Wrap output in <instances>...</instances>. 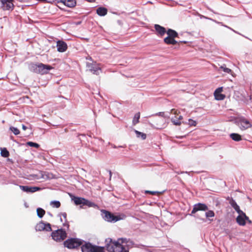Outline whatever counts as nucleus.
<instances>
[{"label":"nucleus","instance_id":"nucleus-1","mask_svg":"<svg viewBox=\"0 0 252 252\" xmlns=\"http://www.w3.org/2000/svg\"><path fill=\"white\" fill-rule=\"evenodd\" d=\"M108 240L109 241L106 245V249L109 252H123L125 250L123 244L127 242L126 239L119 238L117 241H112L110 239Z\"/></svg>","mask_w":252,"mask_h":252},{"label":"nucleus","instance_id":"nucleus-2","mask_svg":"<svg viewBox=\"0 0 252 252\" xmlns=\"http://www.w3.org/2000/svg\"><path fill=\"white\" fill-rule=\"evenodd\" d=\"M53 68L50 65L45 64L42 63L33 64L32 65L31 69L33 72L40 74H45Z\"/></svg>","mask_w":252,"mask_h":252},{"label":"nucleus","instance_id":"nucleus-3","mask_svg":"<svg viewBox=\"0 0 252 252\" xmlns=\"http://www.w3.org/2000/svg\"><path fill=\"white\" fill-rule=\"evenodd\" d=\"M81 250L82 252H103V247L94 246L90 243L83 245Z\"/></svg>","mask_w":252,"mask_h":252},{"label":"nucleus","instance_id":"nucleus-4","mask_svg":"<svg viewBox=\"0 0 252 252\" xmlns=\"http://www.w3.org/2000/svg\"><path fill=\"white\" fill-rule=\"evenodd\" d=\"M83 241L77 238H71L64 242L65 247L69 249H75L81 246Z\"/></svg>","mask_w":252,"mask_h":252},{"label":"nucleus","instance_id":"nucleus-5","mask_svg":"<svg viewBox=\"0 0 252 252\" xmlns=\"http://www.w3.org/2000/svg\"><path fill=\"white\" fill-rule=\"evenodd\" d=\"M236 124L242 130H246L252 126L250 122L243 117L238 118L236 120Z\"/></svg>","mask_w":252,"mask_h":252},{"label":"nucleus","instance_id":"nucleus-6","mask_svg":"<svg viewBox=\"0 0 252 252\" xmlns=\"http://www.w3.org/2000/svg\"><path fill=\"white\" fill-rule=\"evenodd\" d=\"M239 215L237 217L236 220L237 223L240 226H244L246 224V221L249 223L251 224L252 221L250 220L246 214L242 211L238 213Z\"/></svg>","mask_w":252,"mask_h":252},{"label":"nucleus","instance_id":"nucleus-7","mask_svg":"<svg viewBox=\"0 0 252 252\" xmlns=\"http://www.w3.org/2000/svg\"><path fill=\"white\" fill-rule=\"evenodd\" d=\"M72 199L73 200L74 203L76 205H86L89 207H94L95 206L94 203L92 202L89 201L88 200L85 199L84 198L74 196L73 198H72Z\"/></svg>","mask_w":252,"mask_h":252},{"label":"nucleus","instance_id":"nucleus-8","mask_svg":"<svg viewBox=\"0 0 252 252\" xmlns=\"http://www.w3.org/2000/svg\"><path fill=\"white\" fill-rule=\"evenodd\" d=\"M52 238L56 241H62L66 237L65 231L63 229H58L52 233Z\"/></svg>","mask_w":252,"mask_h":252},{"label":"nucleus","instance_id":"nucleus-9","mask_svg":"<svg viewBox=\"0 0 252 252\" xmlns=\"http://www.w3.org/2000/svg\"><path fill=\"white\" fill-rule=\"evenodd\" d=\"M102 213L103 218L107 221L115 222L121 219L119 216H115L108 211L103 210Z\"/></svg>","mask_w":252,"mask_h":252},{"label":"nucleus","instance_id":"nucleus-10","mask_svg":"<svg viewBox=\"0 0 252 252\" xmlns=\"http://www.w3.org/2000/svg\"><path fill=\"white\" fill-rule=\"evenodd\" d=\"M208 206L204 203H198L193 205V209L191 211L190 215L192 216L193 214H195L197 211H205L208 210Z\"/></svg>","mask_w":252,"mask_h":252},{"label":"nucleus","instance_id":"nucleus-11","mask_svg":"<svg viewBox=\"0 0 252 252\" xmlns=\"http://www.w3.org/2000/svg\"><path fill=\"white\" fill-rule=\"evenodd\" d=\"M35 229L37 231H50L52 230L50 224L43 221H40L37 223L35 226Z\"/></svg>","mask_w":252,"mask_h":252},{"label":"nucleus","instance_id":"nucleus-12","mask_svg":"<svg viewBox=\"0 0 252 252\" xmlns=\"http://www.w3.org/2000/svg\"><path fill=\"white\" fill-rule=\"evenodd\" d=\"M14 0H0L1 7L4 10H11L14 7L13 3Z\"/></svg>","mask_w":252,"mask_h":252},{"label":"nucleus","instance_id":"nucleus-13","mask_svg":"<svg viewBox=\"0 0 252 252\" xmlns=\"http://www.w3.org/2000/svg\"><path fill=\"white\" fill-rule=\"evenodd\" d=\"M87 67L89 70L94 74H98L101 71L100 66L96 63H88Z\"/></svg>","mask_w":252,"mask_h":252},{"label":"nucleus","instance_id":"nucleus-14","mask_svg":"<svg viewBox=\"0 0 252 252\" xmlns=\"http://www.w3.org/2000/svg\"><path fill=\"white\" fill-rule=\"evenodd\" d=\"M57 47L58 52H64L67 49V45L63 40H58L57 42Z\"/></svg>","mask_w":252,"mask_h":252},{"label":"nucleus","instance_id":"nucleus-15","mask_svg":"<svg viewBox=\"0 0 252 252\" xmlns=\"http://www.w3.org/2000/svg\"><path fill=\"white\" fill-rule=\"evenodd\" d=\"M223 88L220 87L217 89L214 92V96L216 99L218 100H221L225 98V95L221 94Z\"/></svg>","mask_w":252,"mask_h":252},{"label":"nucleus","instance_id":"nucleus-16","mask_svg":"<svg viewBox=\"0 0 252 252\" xmlns=\"http://www.w3.org/2000/svg\"><path fill=\"white\" fill-rule=\"evenodd\" d=\"M20 189L27 192H34L40 189V188L36 187H29L27 186H19Z\"/></svg>","mask_w":252,"mask_h":252},{"label":"nucleus","instance_id":"nucleus-17","mask_svg":"<svg viewBox=\"0 0 252 252\" xmlns=\"http://www.w3.org/2000/svg\"><path fill=\"white\" fill-rule=\"evenodd\" d=\"M155 29L156 31V32H158V35H159L160 36H163L165 34V33H166V29L158 24L155 25Z\"/></svg>","mask_w":252,"mask_h":252},{"label":"nucleus","instance_id":"nucleus-18","mask_svg":"<svg viewBox=\"0 0 252 252\" xmlns=\"http://www.w3.org/2000/svg\"><path fill=\"white\" fill-rule=\"evenodd\" d=\"M96 13L100 16H104L107 13V9L103 7H98L96 9Z\"/></svg>","mask_w":252,"mask_h":252},{"label":"nucleus","instance_id":"nucleus-19","mask_svg":"<svg viewBox=\"0 0 252 252\" xmlns=\"http://www.w3.org/2000/svg\"><path fill=\"white\" fill-rule=\"evenodd\" d=\"M164 42L167 44L175 45L177 43L176 40L168 36L164 39Z\"/></svg>","mask_w":252,"mask_h":252},{"label":"nucleus","instance_id":"nucleus-20","mask_svg":"<svg viewBox=\"0 0 252 252\" xmlns=\"http://www.w3.org/2000/svg\"><path fill=\"white\" fill-rule=\"evenodd\" d=\"M63 4L69 7H73L76 5V2L75 0H64Z\"/></svg>","mask_w":252,"mask_h":252},{"label":"nucleus","instance_id":"nucleus-21","mask_svg":"<svg viewBox=\"0 0 252 252\" xmlns=\"http://www.w3.org/2000/svg\"><path fill=\"white\" fill-rule=\"evenodd\" d=\"M166 33L167 34L168 36L172 37L173 38H175V37H178V33L174 30L169 29L167 32Z\"/></svg>","mask_w":252,"mask_h":252},{"label":"nucleus","instance_id":"nucleus-22","mask_svg":"<svg viewBox=\"0 0 252 252\" xmlns=\"http://www.w3.org/2000/svg\"><path fill=\"white\" fill-rule=\"evenodd\" d=\"M229 203L237 213L242 211L240 210L239 206L237 205L235 201L233 199L230 200Z\"/></svg>","mask_w":252,"mask_h":252},{"label":"nucleus","instance_id":"nucleus-23","mask_svg":"<svg viewBox=\"0 0 252 252\" xmlns=\"http://www.w3.org/2000/svg\"><path fill=\"white\" fill-rule=\"evenodd\" d=\"M0 155L4 158H7L9 155V153L6 148H0Z\"/></svg>","mask_w":252,"mask_h":252},{"label":"nucleus","instance_id":"nucleus-24","mask_svg":"<svg viewBox=\"0 0 252 252\" xmlns=\"http://www.w3.org/2000/svg\"><path fill=\"white\" fill-rule=\"evenodd\" d=\"M140 112H137V113H136L134 115V117L133 118V120H132L133 125L134 126L139 123V120L140 119Z\"/></svg>","mask_w":252,"mask_h":252},{"label":"nucleus","instance_id":"nucleus-25","mask_svg":"<svg viewBox=\"0 0 252 252\" xmlns=\"http://www.w3.org/2000/svg\"><path fill=\"white\" fill-rule=\"evenodd\" d=\"M230 136L232 139L235 141H239L242 139L241 135L237 133H231Z\"/></svg>","mask_w":252,"mask_h":252},{"label":"nucleus","instance_id":"nucleus-26","mask_svg":"<svg viewBox=\"0 0 252 252\" xmlns=\"http://www.w3.org/2000/svg\"><path fill=\"white\" fill-rule=\"evenodd\" d=\"M37 215L40 218H42L45 214V211L41 208H38L36 210Z\"/></svg>","mask_w":252,"mask_h":252},{"label":"nucleus","instance_id":"nucleus-27","mask_svg":"<svg viewBox=\"0 0 252 252\" xmlns=\"http://www.w3.org/2000/svg\"><path fill=\"white\" fill-rule=\"evenodd\" d=\"M135 132L137 137H141L142 139L144 140L146 138V134L145 133L138 131L135 130Z\"/></svg>","mask_w":252,"mask_h":252},{"label":"nucleus","instance_id":"nucleus-28","mask_svg":"<svg viewBox=\"0 0 252 252\" xmlns=\"http://www.w3.org/2000/svg\"><path fill=\"white\" fill-rule=\"evenodd\" d=\"M50 205L53 208H58L61 206V203L59 201H52Z\"/></svg>","mask_w":252,"mask_h":252},{"label":"nucleus","instance_id":"nucleus-29","mask_svg":"<svg viewBox=\"0 0 252 252\" xmlns=\"http://www.w3.org/2000/svg\"><path fill=\"white\" fill-rule=\"evenodd\" d=\"M220 68L222 69L225 73L228 74H231L232 73V71L230 68L226 67L225 65H221Z\"/></svg>","mask_w":252,"mask_h":252},{"label":"nucleus","instance_id":"nucleus-30","mask_svg":"<svg viewBox=\"0 0 252 252\" xmlns=\"http://www.w3.org/2000/svg\"><path fill=\"white\" fill-rule=\"evenodd\" d=\"M205 216L207 218H213L215 216V213L212 210H209L206 212Z\"/></svg>","mask_w":252,"mask_h":252},{"label":"nucleus","instance_id":"nucleus-31","mask_svg":"<svg viewBox=\"0 0 252 252\" xmlns=\"http://www.w3.org/2000/svg\"><path fill=\"white\" fill-rule=\"evenodd\" d=\"M26 144L31 147H35L36 148H38L39 147V145L38 144L32 142H28Z\"/></svg>","mask_w":252,"mask_h":252},{"label":"nucleus","instance_id":"nucleus-32","mask_svg":"<svg viewBox=\"0 0 252 252\" xmlns=\"http://www.w3.org/2000/svg\"><path fill=\"white\" fill-rule=\"evenodd\" d=\"M172 122L174 124V125L176 126H179L181 125V122L178 120L177 118H172L171 119Z\"/></svg>","mask_w":252,"mask_h":252},{"label":"nucleus","instance_id":"nucleus-33","mask_svg":"<svg viewBox=\"0 0 252 252\" xmlns=\"http://www.w3.org/2000/svg\"><path fill=\"white\" fill-rule=\"evenodd\" d=\"M196 123L195 121H193L191 119H189V125L190 126H196Z\"/></svg>","mask_w":252,"mask_h":252},{"label":"nucleus","instance_id":"nucleus-34","mask_svg":"<svg viewBox=\"0 0 252 252\" xmlns=\"http://www.w3.org/2000/svg\"><path fill=\"white\" fill-rule=\"evenodd\" d=\"M61 216H62L63 217V219H64V221L66 222V217H67V214L66 213L64 212V213H62L61 214Z\"/></svg>","mask_w":252,"mask_h":252},{"label":"nucleus","instance_id":"nucleus-35","mask_svg":"<svg viewBox=\"0 0 252 252\" xmlns=\"http://www.w3.org/2000/svg\"><path fill=\"white\" fill-rule=\"evenodd\" d=\"M145 193H150L152 195H155L158 192L157 191H149V190H146Z\"/></svg>","mask_w":252,"mask_h":252},{"label":"nucleus","instance_id":"nucleus-36","mask_svg":"<svg viewBox=\"0 0 252 252\" xmlns=\"http://www.w3.org/2000/svg\"><path fill=\"white\" fill-rule=\"evenodd\" d=\"M10 129L12 131L14 135H16V127L11 126L10 127Z\"/></svg>","mask_w":252,"mask_h":252},{"label":"nucleus","instance_id":"nucleus-37","mask_svg":"<svg viewBox=\"0 0 252 252\" xmlns=\"http://www.w3.org/2000/svg\"><path fill=\"white\" fill-rule=\"evenodd\" d=\"M171 113L174 115H178V111L174 109H173L171 110Z\"/></svg>","mask_w":252,"mask_h":252},{"label":"nucleus","instance_id":"nucleus-38","mask_svg":"<svg viewBox=\"0 0 252 252\" xmlns=\"http://www.w3.org/2000/svg\"><path fill=\"white\" fill-rule=\"evenodd\" d=\"M22 128L24 130H26L28 128V127H27L26 126L24 125H22Z\"/></svg>","mask_w":252,"mask_h":252},{"label":"nucleus","instance_id":"nucleus-39","mask_svg":"<svg viewBox=\"0 0 252 252\" xmlns=\"http://www.w3.org/2000/svg\"><path fill=\"white\" fill-rule=\"evenodd\" d=\"M176 118H177L178 120H179L180 121V120L183 119V117L181 115H179L178 117H177Z\"/></svg>","mask_w":252,"mask_h":252},{"label":"nucleus","instance_id":"nucleus-40","mask_svg":"<svg viewBox=\"0 0 252 252\" xmlns=\"http://www.w3.org/2000/svg\"><path fill=\"white\" fill-rule=\"evenodd\" d=\"M57 2H63V1L64 0H55Z\"/></svg>","mask_w":252,"mask_h":252},{"label":"nucleus","instance_id":"nucleus-41","mask_svg":"<svg viewBox=\"0 0 252 252\" xmlns=\"http://www.w3.org/2000/svg\"><path fill=\"white\" fill-rule=\"evenodd\" d=\"M63 225H64V226H66L67 228L69 227V224L68 223H67L66 224L65 223H64Z\"/></svg>","mask_w":252,"mask_h":252},{"label":"nucleus","instance_id":"nucleus-42","mask_svg":"<svg viewBox=\"0 0 252 252\" xmlns=\"http://www.w3.org/2000/svg\"><path fill=\"white\" fill-rule=\"evenodd\" d=\"M20 133V131L17 129V135H18Z\"/></svg>","mask_w":252,"mask_h":252},{"label":"nucleus","instance_id":"nucleus-43","mask_svg":"<svg viewBox=\"0 0 252 252\" xmlns=\"http://www.w3.org/2000/svg\"><path fill=\"white\" fill-rule=\"evenodd\" d=\"M194 216L195 217H196V218H199V217H198V215H194Z\"/></svg>","mask_w":252,"mask_h":252},{"label":"nucleus","instance_id":"nucleus-44","mask_svg":"<svg viewBox=\"0 0 252 252\" xmlns=\"http://www.w3.org/2000/svg\"><path fill=\"white\" fill-rule=\"evenodd\" d=\"M200 220H202L203 221H205L204 219L200 218Z\"/></svg>","mask_w":252,"mask_h":252},{"label":"nucleus","instance_id":"nucleus-45","mask_svg":"<svg viewBox=\"0 0 252 252\" xmlns=\"http://www.w3.org/2000/svg\"><path fill=\"white\" fill-rule=\"evenodd\" d=\"M61 220L62 221H63V220H62V218H61Z\"/></svg>","mask_w":252,"mask_h":252},{"label":"nucleus","instance_id":"nucleus-46","mask_svg":"<svg viewBox=\"0 0 252 252\" xmlns=\"http://www.w3.org/2000/svg\"><path fill=\"white\" fill-rule=\"evenodd\" d=\"M103 252H104V249L103 248Z\"/></svg>","mask_w":252,"mask_h":252}]
</instances>
